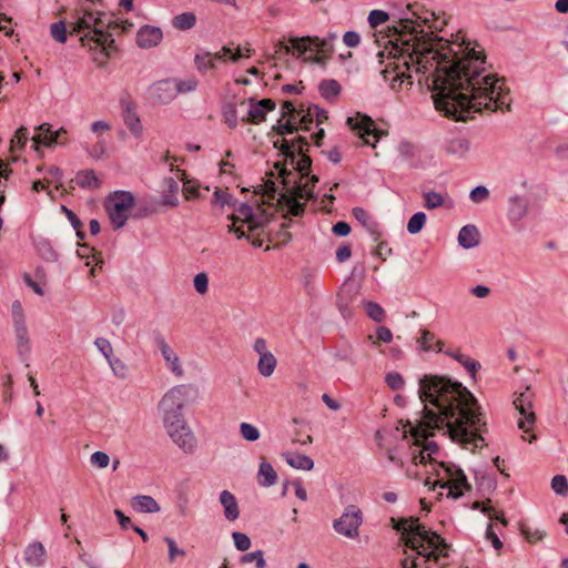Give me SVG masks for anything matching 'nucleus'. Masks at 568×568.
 <instances>
[{
  "label": "nucleus",
  "instance_id": "4be33fe9",
  "mask_svg": "<svg viewBox=\"0 0 568 568\" xmlns=\"http://www.w3.org/2000/svg\"><path fill=\"white\" fill-rule=\"evenodd\" d=\"M75 183L79 187L90 191L100 189L102 184L97 173L91 169L79 171L75 175Z\"/></svg>",
  "mask_w": 568,
  "mask_h": 568
},
{
  "label": "nucleus",
  "instance_id": "0e129e2a",
  "mask_svg": "<svg viewBox=\"0 0 568 568\" xmlns=\"http://www.w3.org/2000/svg\"><path fill=\"white\" fill-rule=\"evenodd\" d=\"M165 541H166L168 547H169V557H170L171 561H174L178 556H184L185 555L184 550H180L176 547V545H175L173 539L166 537Z\"/></svg>",
  "mask_w": 568,
  "mask_h": 568
},
{
  "label": "nucleus",
  "instance_id": "20e7f679",
  "mask_svg": "<svg viewBox=\"0 0 568 568\" xmlns=\"http://www.w3.org/2000/svg\"><path fill=\"white\" fill-rule=\"evenodd\" d=\"M323 119H327L326 111L320 110L317 106L310 108L307 113H303V111L296 110L293 102L286 101L283 103L281 118L273 129L277 135L282 136L306 131L311 133V139L314 142H321L324 139V129L320 126ZM307 136L298 134L291 140L284 138L281 142L302 143L307 142Z\"/></svg>",
  "mask_w": 568,
  "mask_h": 568
},
{
  "label": "nucleus",
  "instance_id": "c85d7f7f",
  "mask_svg": "<svg viewBox=\"0 0 568 568\" xmlns=\"http://www.w3.org/2000/svg\"><path fill=\"white\" fill-rule=\"evenodd\" d=\"M62 186H63L62 183L59 182L58 180L43 178V179L33 181L32 185H31V190L34 193L44 191V192H47V194L49 196L53 197V190L60 191V189Z\"/></svg>",
  "mask_w": 568,
  "mask_h": 568
},
{
  "label": "nucleus",
  "instance_id": "c9c22d12",
  "mask_svg": "<svg viewBox=\"0 0 568 568\" xmlns=\"http://www.w3.org/2000/svg\"><path fill=\"white\" fill-rule=\"evenodd\" d=\"M241 113L240 105L236 106L233 103H226L223 105V118L229 128H235L237 125V113Z\"/></svg>",
  "mask_w": 568,
  "mask_h": 568
},
{
  "label": "nucleus",
  "instance_id": "423d86ee",
  "mask_svg": "<svg viewBox=\"0 0 568 568\" xmlns=\"http://www.w3.org/2000/svg\"><path fill=\"white\" fill-rule=\"evenodd\" d=\"M229 219L232 222L230 230L239 239L245 236L254 246L261 247L265 245L266 250L277 245L270 237L267 224L256 219L252 206L242 204L236 212L229 215Z\"/></svg>",
  "mask_w": 568,
  "mask_h": 568
},
{
  "label": "nucleus",
  "instance_id": "2f4dec72",
  "mask_svg": "<svg viewBox=\"0 0 568 568\" xmlns=\"http://www.w3.org/2000/svg\"><path fill=\"white\" fill-rule=\"evenodd\" d=\"M318 90L324 99L334 100L341 92V85L333 79L323 80L318 85Z\"/></svg>",
  "mask_w": 568,
  "mask_h": 568
},
{
  "label": "nucleus",
  "instance_id": "f257e3e1",
  "mask_svg": "<svg viewBox=\"0 0 568 568\" xmlns=\"http://www.w3.org/2000/svg\"><path fill=\"white\" fill-rule=\"evenodd\" d=\"M377 55L384 65L381 74L392 88L412 85V70L423 74L435 108L445 116L465 121L484 110H509V92L489 70L484 49L462 32L452 41H440L437 49L426 54L404 53L403 49L393 47L386 60L385 51Z\"/></svg>",
  "mask_w": 568,
  "mask_h": 568
},
{
  "label": "nucleus",
  "instance_id": "774afa93",
  "mask_svg": "<svg viewBox=\"0 0 568 568\" xmlns=\"http://www.w3.org/2000/svg\"><path fill=\"white\" fill-rule=\"evenodd\" d=\"M352 255V248L348 244L342 245L336 251V257L339 262L348 260Z\"/></svg>",
  "mask_w": 568,
  "mask_h": 568
},
{
  "label": "nucleus",
  "instance_id": "13d9d810",
  "mask_svg": "<svg viewBox=\"0 0 568 568\" xmlns=\"http://www.w3.org/2000/svg\"><path fill=\"white\" fill-rule=\"evenodd\" d=\"M91 462L95 466L100 468H104L109 465L110 458L109 456L103 452H95L91 456Z\"/></svg>",
  "mask_w": 568,
  "mask_h": 568
},
{
  "label": "nucleus",
  "instance_id": "864d4df0",
  "mask_svg": "<svg viewBox=\"0 0 568 568\" xmlns=\"http://www.w3.org/2000/svg\"><path fill=\"white\" fill-rule=\"evenodd\" d=\"M233 539L236 548L241 551H245L251 547L250 538L243 532H233Z\"/></svg>",
  "mask_w": 568,
  "mask_h": 568
},
{
  "label": "nucleus",
  "instance_id": "69168bd1",
  "mask_svg": "<svg viewBox=\"0 0 568 568\" xmlns=\"http://www.w3.org/2000/svg\"><path fill=\"white\" fill-rule=\"evenodd\" d=\"M23 280L27 283L28 286H30L37 294L42 295L43 291L41 287V281H36L32 278V276L28 273L23 275Z\"/></svg>",
  "mask_w": 568,
  "mask_h": 568
},
{
  "label": "nucleus",
  "instance_id": "ea45409f",
  "mask_svg": "<svg viewBox=\"0 0 568 568\" xmlns=\"http://www.w3.org/2000/svg\"><path fill=\"white\" fill-rule=\"evenodd\" d=\"M176 95L179 93H190L196 90L199 81L194 77H190L183 80L175 79Z\"/></svg>",
  "mask_w": 568,
  "mask_h": 568
},
{
  "label": "nucleus",
  "instance_id": "6e6552de",
  "mask_svg": "<svg viewBox=\"0 0 568 568\" xmlns=\"http://www.w3.org/2000/svg\"><path fill=\"white\" fill-rule=\"evenodd\" d=\"M277 145H280V149L286 156L291 158L292 164L294 162L293 152L295 151L296 146L300 152V159L296 163V166L294 168V171H288L285 168V164L280 165V163H275L274 168L278 171V178L281 179L282 185H302V180L308 176L312 166L311 158L304 153V144H274V146ZM305 145L310 146V144ZM305 151L307 152L308 148H306Z\"/></svg>",
  "mask_w": 568,
  "mask_h": 568
},
{
  "label": "nucleus",
  "instance_id": "49530a36",
  "mask_svg": "<svg viewBox=\"0 0 568 568\" xmlns=\"http://www.w3.org/2000/svg\"><path fill=\"white\" fill-rule=\"evenodd\" d=\"M425 206L428 210H434L444 205V197L442 194L436 192H427L425 194Z\"/></svg>",
  "mask_w": 568,
  "mask_h": 568
},
{
  "label": "nucleus",
  "instance_id": "39448f33",
  "mask_svg": "<svg viewBox=\"0 0 568 568\" xmlns=\"http://www.w3.org/2000/svg\"><path fill=\"white\" fill-rule=\"evenodd\" d=\"M105 13L92 10L85 6H78L70 16L72 31L80 36L81 41L89 40L102 47L108 54V50L113 45L114 40L105 31L109 22L104 21Z\"/></svg>",
  "mask_w": 568,
  "mask_h": 568
},
{
  "label": "nucleus",
  "instance_id": "5fc2aeb1",
  "mask_svg": "<svg viewBox=\"0 0 568 568\" xmlns=\"http://www.w3.org/2000/svg\"><path fill=\"white\" fill-rule=\"evenodd\" d=\"M417 12L415 11V6L407 3L405 4V9L400 11L399 19L414 23L417 19Z\"/></svg>",
  "mask_w": 568,
  "mask_h": 568
},
{
  "label": "nucleus",
  "instance_id": "58836bf2",
  "mask_svg": "<svg viewBox=\"0 0 568 568\" xmlns=\"http://www.w3.org/2000/svg\"><path fill=\"white\" fill-rule=\"evenodd\" d=\"M161 349H162V354L165 357L166 362L170 363L171 369L176 375H179V376L182 375V368L179 364L176 354L166 344H163Z\"/></svg>",
  "mask_w": 568,
  "mask_h": 568
},
{
  "label": "nucleus",
  "instance_id": "3c124183",
  "mask_svg": "<svg viewBox=\"0 0 568 568\" xmlns=\"http://www.w3.org/2000/svg\"><path fill=\"white\" fill-rule=\"evenodd\" d=\"M486 539L489 540L493 547L499 552L503 549V541L494 530L493 524L490 523L486 529Z\"/></svg>",
  "mask_w": 568,
  "mask_h": 568
},
{
  "label": "nucleus",
  "instance_id": "603ef678",
  "mask_svg": "<svg viewBox=\"0 0 568 568\" xmlns=\"http://www.w3.org/2000/svg\"><path fill=\"white\" fill-rule=\"evenodd\" d=\"M241 434L246 440L250 442H254L260 437L258 430L253 425L247 423L241 424Z\"/></svg>",
  "mask_w": 568,
  "mask_h": 568
},
{
  "label": "nucleus",
  "instance_id": "bf43d9fd",
  "mask_svg": "<svg viewBox=\"0 0 568 568\" xmlns=\"http://www.w3.org/2000/svg\"><path fill=\"white\" fill-rule=\"evenodd\" d=\"M393 339V334L390 329L386 326H379L376 331V342L375 343H390Z\"/></svg>",
  "mask_w": 568,
  "mask_h": 568
},
{
  "label": "nucleus",
  "instance_id": "a19ab883",
  "mask_svg": "<svg viewBox=\"0 0 568 568\" xmlns=\"http://www.w3.org/2000/svg\"><path fill=\"white\" fill-rule=\"evenodd\" d=\"M51 37L59 43L67 42V26L64 21H58L50 27Z\"/></svg>",
  "mask_w": 568,
  "mask_h": 568
},
{
  "label": "nucleus",
  "instance_id": "f03ea898",
  "mask_svg": "<svg viewBox=\"0 0 568 568\" xmlns=\"http://www.w3.org/2000/svg\"><path fill=\"white\" fill-rule=\"evenodd\" d=\"M419 397L424 415L409 430L416 444L434 436L435 429L447 427L453 440L473 444L480 436V407L474 395L459 382L430 375L420 379Z\"/></svg>",
  "mask_w": 568,
  "mask_h": 568
},
{
  "label": "nucleus",
  "instance_id": "680f3d73",
  "mask_svg": "<svg viewBox=\"0 0 568 568\" xmlns=\"http://www.w3.org/2000/svg\"><path fill=\"white\" fill-rule=\"evenodd\" d=\"M231 205V196L225 191L217 190L214 193V205L220 206L221 209L225 205Z\"/></svg>",
  "mask_w": 568,
  "mask_h": 568
},
{
  "label": "nucleus",
  "instance_id": "bb28decb",
  "mask_svg": "<svg viewBox=\"0 0 568 568\" xmlns=\"http://www.w3.org/2000/svg\"><path fill=\"white\" fill-rule=\"evenodd\" d=\"M418 342L420 344V347L425 352H430V351L442 352L443 351L444 342L440 339H437L436 335L426 328L422 329L420 338Z\"/></svg>",
  "mask_w": 568,
  "mask_h": 568
},
{
  "label": "nucleus",
  "instance_id": "338daca9",
  "mask_svg": "<svg viewBox=\"0 0 568 568\" xmlns=\"http://www.w3.org/2000/svg\"><path fill=\"white\" fill-rule=\"evenodd\" d=\"M333 232L337 236H346L351 232V226L346 222H337L333 226Z\"/></svg>",
  "mask_w": 568,
  "mask_h": 568
},
{
  "label": "nucleus",
  "instance_id": "e2e57ef3",
  "mask_svg": "<svg viewBox=\"0 0 568 568\" xmlns=\"http://www.w3.org/2000/svg\"><path fill=\"white\" fill-rule=\"evenodd\" d=\"M194 286L199 293L204 294L207 291V276L204 273L195 275Z\"/></svg>",
  "mask_w": 568,
  "mask_h": 568
},
{
  "label": "nucleus",
  "instance_id": "473e14b6",
  "mask_svg": "<svg viewBox=\"0 0 568 568\" xmlns=\"http://www.w3.org/2000/svg\"><path fill=\"white\" fill-rule=\"evenodd\" d=\"M195 23L196 16L191 11L180 13L173 19V27L183 31L192 29Z\"/></svg>",
  "mask_w": 568,
  "mask_h": 568
},
{
  "label": "nucleus",
  "instance_id": "37998d69",
  "mask_svg": "<svg viewBox=\"0 0 568 568\" xmlns=\"http://www.w3.org/2000/svg\"><path fill=\"white\" fill-rule=\"evenodd\" d=\"M293 443H298L301 445H306L312 443V436L310 435V427L307 424L301 425V428H296L295 433L292 437Z\"/></svg>",
  "mask_w": 568,
  "mask_h": 568
},
{
  "label": "nucleus",
  "instance_id": "09e8293b",
  "mask_svg": "<svg viewBox=\"0 0 568 568\" xmlns=\"http://www.w3.org/2000/svg\"><path fill=\"white\" fill-rule=\"evenodd\" d=\"M235 169L234 155L231 151L225 152V156L220 161V170L223 174H233Z\"/></svg>",
  "mask_w": 568,
  "mask_h": 568
},
{
  "label": "nucleus",
  "instance_id": "79ce46f5",
  "mask_svg": "<svg viewBox=\"0 0 568 568\" xmlns=\"http://www.w3.org/2000/svg\"><path fill=\"white\" fill-rule=\"evenodd\" d=\"M61 209L64 212V214L67 215V217L69 219V221L71 222L73 229L75 230L77 236L80 240H83L84 239L83 224L80 221V219L77 216V214L72 210L68 209L67 206L62 205Z\"/></svg>",
  "mask_w": 568,
  "mask_h": 568
},
{
  "label": "nucleus",
  "instance_id": "7ed1b4c3",
  "mask_svg": "<svg viewBox=\"0 0 568 568\" xmlns=\"http://www.w3.org/2000/svg\"><path fill=\"white\" fill-rule=\"evenodd\" d=\"M393 528L400 534L399 540L414 554L402 560L403 568H418L423 562L438 564L449 557L452 546L438 532L432 530L418 517L392 518Z\"/></svg>",
  "mask_w": 568,
  "mask_h": 568
},
{
  "label": "nucleus",
  "instance_id": "f3484780",
  "mask_svg": "<svg viewBox=\"0 0 568 568\" xmlns=\"http://www.w3.org/2000/svg\"><path fill=\"white\" fill-rule=\"evenodd\" d=\"M150 99L160 104H168L176 98L175 79L154 82L148 90Z\"/></svg>",
  "mask_w": 568,
  "mask_h": 568
},
{
  "label": "nucleus",
  "instance_id": "2eb2a0df",
  "mask_svg": "<svg viewBox=\"0 0 568 568\" xmlns=\"http://www.w3.org/2000/svg\"><path fill=\"white\" fill-rule=\"evenodd\" d=\"M275 103L270 99L255 100L250 98L247 101L240 103V111L242 119L247 116V120L254 123L261 122L265 119L267 112L273 111Z\"/></svg>",
  "mask_w": 568,
  "mask_h": 568
},
{
  "label": "nucleus",
  "instance_id": "0eeeda50",
  "mask_svg": "<svg viewBox=\"0 0 568 568\" xmlns=\"http://www.w3.org/2000/svg\"><path fill=\"white\" fill-rule=\"evenodd\" d=\"M181 389H172L168 393L163 399L164 404L171 402V409L164 414V425L170 437L183 449L191 450L194 447L195 438L191 430L185 424L182 414L179 410H174L175 395H181Z\"/></svg>",
  "mask_w": 568,
  "mask_h": 568
},
{
  "label": "nucleus",
  "instance_id": "f8f14e48",
  "mask_svg": "<svg viewBox=\"0 0 568 568\" xmlns=\"http://www.w3.org/2000/svg\"><path fill=\"white\" fill-rule=\"evenodd\" d=\"M532 399L534 393L528 387L526 392L520 393L519 396L514 400L516 409L521 415L518 422V427L524 432V438L529 443L536 439V435L534 433L536 425V413L534 409Z\"/></svg>",
  "mask_w": 568,
  "mask_h": 568
},
{
  "label": "nucleus",
  "instance_id": "a18cd8bd",
  "mask_svg": "<svg viewBox=\"0 0 568 568\" xmlns=\"http://www.w3.org/2000/svg\"><path fill=\"white\" fill-rule=\"evenodd\" d=\"M182 193L186 201L197 199L200 196L199 184L192 180L184 181Z\"/></svg>",
  "mask_w": 568,
  "mask_h": 568
},
{
  "label": "nucleus",
  "instance_id": "e433bc0d",
  "mask_svg": "<svg viewBox=\"0 0 568 568\" xmlns=\"http://www.w3.org/2000/svg\"><path fill=\"white\" fill-rule=\"evenodd\" d=\"M37 130L39 131V134L32 136L31 142H57V140L60 138V131H55L54 134H52L50 138H48L47 135H41L42 132L44 134L51 133V125L49 123H43L39 125Z\"/></svg>",
  "mask_w": 568,
  "mask_h": 568
},
{
  "label": "nucleus",
  "instance_id": "393cba45",
  "mask_svg": "<svg viewBox=\"0 0 568 568\" xmlns=\"http://www.w3.org/2000/svg\"><path fill=\"white\" fill-rule=\"evenodd\" d=\"M131 507L138 513H156L160 510L159 504L146 495H139L132 498Z\"/></svg>",
  "mask_w": 568,
  "mask_h": 568
},
{
  "label": "nucleus",
  "instance_id": "72a5a7b5",
  "mask_svg": "<svg viewBox=\"0 0 568 568\" xmlns=\"http://www.w3.org/2000/svg\"><path fill=\"white\" fill-rule=\"evenodd\" d=\"M124 123L132 132L133 138H139L141 132V122L136 113L128 105L124 110Z\"/></svg>",
  "mask_w": 568,
  "mask_h": 568
},
{
  "label": "nucleus",
  "instance_id": "9b49d317",
  "mask_svg": "<svg viewBox=\"0 0 568 568\" xmlns=\"http://www.w3.org/2000/svg\"><path fill=\"white\" fill-rule=\"evenodd\" d=\"M346 125L354 132L363 142H379L388 135L386 123L376 122L367 114L356 112L346 119Z\"/></svg>",
  "mask_w": 568,
  "mask_h": 568
},
{
  "label": "nucleus",
  "instance_id": "6ab92c4d",
  "mask_svg": "<svg viewBox=\"0 0 568 568\" xmlns=\"http://www.w3.org/2000/svg\"><path fill=\"white\" fill-rule=\"evenodd\" d=\"M454 476H452L447 481H445L444 486H439V489H446V497L448 498H459L465 491L470 490V485L467 481V478L462 469H453Z\"/></svg>",
  "mask_w": 568,
  "mask_h": 568
},
{
  "label": "nucleus",
  "instance_id": "ddd939ff",
  "mask_svg": "<svg viewBox=\"0 0 568 568\" xmlns=\"http://www.w3.org/2000/svg\"><path fill=\"white\" fill-rule=\"evenodd\" d=\"M241 59V53L234 52L230 47L224 45L220 51L212 53L206 50H200L194 57V64L201 74L207 71L216 70L219 63L231 60L236 62Z\"/></svg>",
  "mask_w": 568,
  "mask_h": 568
},
{
  "label": "nucleus",
  "instance_id": "de8ad7c7",
  "mask_svg": "<svg viewBox=\"0 0 568 568\" xmlns=\"http://www.w3.org/2000/svg\"><path fill=\"white\" fill-rule=\"evenodd\" d=\"M389 16L383 10H372L368 14V23L372 28H376L388 20Z\"/></svg>",
  "mask_w": 568,
  "mask_h": 568
},
{
  "label": "nucleus",
  "instance_id": "c756f323",
  "mask_svg": "<svg viewBox=\"0 0 568 568\" xmlns=\"http://www.w3.org/2000/svg\"><path fill=\"white\" fill-rule=\"evenodd\" d=\"M258 483L262 486H272L276 483L277 474L267 462H262L257 474Z\"/></svg>",
  "mask_w": 568,
  "mask_h": 568
},
{
  "label": "nucleus",
  "instance_id": "052dcab7",
  "mask_svg": "<svg viewBox=\"0 0 568 568\" xmlns=\"http://www.w3.org/2000/svg\"><path fill=\"white\" fill-rule=\"evenodd\" d=\"M488 195L489 192L485 186H477L470 192V199L475 203L486 200Z\"/></svg>",
  "mask_w": 568,
  "mask_h": 568
},
{
  "label": "nucleus",
  "instance_id": "c03bdc74",
  "mask_svg": "<svg viewBox=\"0 0 568 568\" xmlns=\"http://www.w3.org/2000/svg\"><path fill=\"white\" fill-rule=\"evenodd\" d=\"M426 222V215L423 212L415 213L408 221L407 230L409 233H418Z\"/></svg>",
  "mask_w": 568,
  "mask_h": 568
},
{
  "label": "nucleus",
  "instance_id": "b1692460",
  "mask_svg": "<svg viewBox=\"0 0 568 568\" xmlns=\"http://www.w3.org/2000/svg\"><path fill=\"white\" fill-rule=\"evenodd\" d=\"M286 463L300 470H311L314 467V462L307 455L300 454L296 452H286L283 454Z\"/></svg>",
  "mask_w": 568,
  "mask_h": 568
},
{
  "label": "nucleus",
  "instance_id": "dca6fc26",
  "mask_svg": "<svg viewBox=\"0 0 568 568\" xmlns=\"http://www.w3.org/2000/svg\"><path fill=\"white\" fill-rule=\"evenodd\" d=\"M433 470L425 478V486L429 490H436L439 486H444L452 476H454L453 469H460L458 466L452 463H437L432 464Z\"/></svg>",
  "mask_w": 568,
  "mask_h": 568
},
{
  "label": "nucleus",
  "instance_id": "1a4fd4ad",
  "mask_svg": "<svg viewBox=\"0 0 568 568\" xmlns=\"http://www.w3.org/2000/svg\"><path fill=\"white\" fill-rule=\"evenodd\" d=\"M274 176V173H270V178L264 182L262 197L274 200L277 199V187L275 186V182L271 179ZM307 184L304 185H293L288 184L287 186L282 185V192L278 193V199H282L290 214L294 216L302 215L304 212V204L300 203V200L304 196L311 197V191L306 192Z\"/></svg>",
  "mask_w": 568,
  "mask_h": 568
},
{
  "label": "nucleus",
  "instance_id": "5701e85b",
  "mask_svg": "<svg viewBox=\"0 0 568 568\" xmlns=\"http://www.w3.org/2000/svg\"><path fill=\"white\" fill-rule=\"evenodd\" d=\"M24 559L31 566L39 567L43 565L45 560V549L43 545L39 541L30 544L24 550Z\"/></svg>",
  "mask_w": 568,
  "mask_h": 568
},
{
  "label": "nucleus",
  "instance_id": "6e6d98bb",
  "mask_svg": "<svg viewBox=\"0 0 568 568\" xmlns=\"http://www.w3.org/2000/svg\"><path fill=\"white\" fill-rule=\"evenodd\" d=\"M255 561L257 568H264L265 561L262 551H254L242 557V562Z\"/></svg>",
  "mask_w": 568,
  "mask_h": 568
},
{
  "label": "nucleus",
  "instance_id": "4c0bfd02",
  "mask_svg": "<svg viewBox=\"0 0 568 568\" xmlns=\"http://www.w3.org/2000/svg\"><path fill=\"white\" fill-rule=\"evenodd\" d=\"M365 312L369 318L381 323L385 318V312L382 306L375 302L368 301L364 303Z\"/></svg>",
  "mask_w": 568,
  "mask_h": 568
},
{
  "label": "nucleus",
  "instance_id": "cd10ccee",
  "mask_svg": "<svg viewBox=\"0 0 568 568\" xmlns=\"http://www.w3.org/2000/svg\"><path fill=\"white\" fill-rule=\"evenodd\" d=\"M458 241L463 247H473L478 244L479 233L474 225H466L459 231Z\"/></svg>",
  "mask_w": 568,
  "mask_h": 568
},
{
  "label": "nucleus",
  "instance_id": "aec40b11",
  "mask_svg": "<svg viewBox=\"0 0 568 568\" xmlns=\"http://www.w3.org/2000/svg\"><path fill=\"white\" fill-rule=\"evenodd\" d=\"M163 39V32L159 27L145 24L136 33V44L142 49L156 47Z\"/></svg>",
  "mask_w": 568,
  "mask_h": 568
},
{
  "label": "nucleus",
  "instance_id": "4d7b16f0",
  "mask_svg": "<svg viewBox=\"0 0 568 568\" xmlns=\"http://www.w3.org/2000/svg\"><path fill=\"white\" fill-rule=\"evenodd\" d=\"M343 42L348 48H355L361 42V36L356 31H347L343 36Z\"/></svg>",
  "mask_w": 568,
  "mask_h": 568
},
{
  "label": "nucleus",
  "instance_id": "4468645a",
  "mask_svg": "<svg viewBox=\"0 0 568 568\" xmlns=\"http://www.w3.org/2000/svg\"><path fill=\"white\" fill-rule=\"evenodd\" d=\"M337 34L332 32L326 37H303L293 39L292 45L297 51L304 53L306 51L328 54L333 50V42L336 40Z\"/></svg>",
  "mask_w": 568,
  "mask_h": 568
},
{
  "label": "nucleus",
  "instance_id": "f704fd0d",
  "mask_svg": "<svg viewBox=\"0 0 568 568\" xmlns=\"http://www.w3.org/2000/svg\"><path fill=\"white\" fill-rule=\"evenodd\" d=\"M257 366L262 375L270 376L274 372L276 359L271 353H262Z\"/></svg>",
  "mask_w": 568,
  "mask_h": 568
},
{
  "label": "nucleus",
  "instance_id": "8fccbe9b",
  "mask_svg": "<svg viewBox=\"0 0 568 568\" xmlns=\"http://www.w3.org/2000/svg\"><path fill=\"white\" fill-rule=\"evenodd\" d=\"M552 489L559 495H567L568 493V483L564 475H556L551 480Z\"/></svg>",
  "mask_w": 568,
  "mask_h": 568
},
{
  "label": "nucleus",
  "instance_id": "7c9ffc66",
  "mask_svg": "<svg viewBox=\"0 0 568 568\" xmlns=\"http://www.w3.org/2000/svg\"><path fill=\"white\" fill-rule=\"evenodd\" d=\"M448 354L459 362L474 378L476 377V373L479 367V364L476 361L464 354L459 348L454 352H448Z\"/></svg>",
  "mask_w": 568,
  "mask_h": 568
},
{
  "label": "nucleus",
  "instance_id": "9d476101",
  "mask_svg": "<svg viewBox=\"0 0 568 568\" xmlns=\"http://www.w3.org/2000/svg\"><path fill=\"white\" fill-rule=\"evenodd\" d=\"M135 199L129 191H114L105 196L103 207L113 230H120L130 217Z\"/></svg>",
  "mask_w": 568,
  "mask_h": 568
},
{
  "label": "nucleus",
  "instance_id": "412c9836",
  "mask_svg": "<svg viewBox=\"0 0 568 568\" xmlns=\"http://www.w3.org/2000/svg\"><path fill=\"white\" fill-rule=\"evenodd\" d=\"M471 507L474 509H480L485 515L488 516L490 520H496L500 523L503 527L508 526V520L505 517L504 510L496 509L493 506V501L490 498H487L481 501H474Z\"/></svg>",
  "mask_w": 568,
  "mask_h": 568
},
{
  "label": "nucleus",
  "instance_id": "a878e982",
  "mask_svg": "<svg viewBox=\"0 0 568 568\" xmlns=\"http://www.w3.org/2000/svg\"><path fill=\"white\" fill-rule=\"evenodd\" d=\"M221 504L224 507L225 517L229 520H235L239 517L237 501L233 494L229 490H223L220 495Z\"/></svg>",
  "mask_w": 568,
  "mask_h": 568
},
{
  "label": "nucleus",
  "instance_id": "a211bd4d",
  "mask_svg": "<svg viewBox=\"0 0 568 568\" xmlns=\"http://www.w3.org/2000/svg\"><path fill=\"white\" fill-rule=\"evenodd\" d=\"M362 523L361 511L355 507H349L338 520L335 521V529L345 536L353 537L358 532Z\"/></svg>",
  "mask_w": 568,
  "mask_h": 568
}]
</instances>
